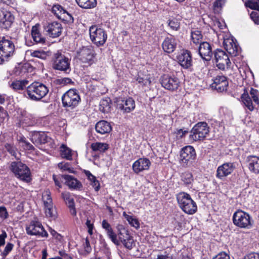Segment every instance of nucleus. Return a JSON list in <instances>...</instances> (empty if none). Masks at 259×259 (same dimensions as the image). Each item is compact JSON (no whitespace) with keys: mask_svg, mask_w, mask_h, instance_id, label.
<instances>
[{"mask_svg":"<svg viewBox=\"0 0 259 259\" xmlns=\"http://www.w3.org/2000/svg\"><path fill=\"white\" fill-rule=\"evenodd\" d=\"M48 88L44 83L34 82L28 85L26 89L28 98L34 101H39L49 93Z\"/></svg>","mask_w":259,"mask_h":259,"instance_id":"f257e3e1","label":"nucleus"},{"mask_svg":"<svg viewBox=\"0 0 259 259\" xmlns=\"http://www.w3.org/2000/svg\"><path fill=\"white\" fill-rule=\"evenodd\" d=\"M177 199L180 207L186 213L193 214L196 212L197 205L189 194L180 192L177 195Z\"/></svg>","mask_w":259,"mask_h":259,"instance_id":"f03ea898","label":"nucleus"},{"mask_svg":"<svg viewBox=\"0 0 259 259\" xmlns=\"http://www.w3.org/2000/svg\"><path fill=\"white\" fill-rule=\"evenodd\" d=\"M15 47L10 38H0V64L8 61L14 55Z\"/></svg>","mask_w":259,"mask_h":259,"instance_id":"7ed1b4c3","label":"nucleus"},{"mask_svg":"<svg viewBox=\"0 0 259 259\" xmlns=\"http://www.w3.org/2000/svg\"><path fill=\"white\" fill-rule=\"evenodd\" d=\"M209 135V127L206 122L196 124L190 131L189 139L193 141H203Z\"/></svg>","mask_w":259,"mask_h":259,"instance_id":"20e7f679","label":"nucleus"},{"mask_svg":"<svg viewBox=\"0 0 259 259\" xmlns=\"http://www.w3.org/2000/svg\"><path fill=\"white\" fill-rule=\"evenodd\" d=\"M234 225L241 229H250L252 226L250 215L241 209L237 210L233 215Z\"/></svg>","mask_w":259,"mask_h":259,"instance_id":"39448f33","label":"nucleus"},{"mask_svg":"<svg viewBox=\"0 0 259 259\" xmlns=\"http://www.w3.org/2000/svg\"><path fill=\"white\" fill-rule=\"evenodd\" d=\"M11 169L15 176L20 180L25 182H29L31 181L30 169L22 162L20 161L12 162Z\"/></svg>","mask_w":259,"mask_h":259,"instance_id":"423d86ee","label":"nucleus"},{"mask_svg":"<svg viewBox=\"0 0 259 259\" xmlns=\"http://www.w3.org/2000/svg\"><path fill=\"white\" fill-rule=\"evenodd\" d=\"M63 106L71 109L76 107L80 101V98L76 89H70L62 96Z\"/></svg>","mask_w":259,"mask_h":259,"instance_id":"0eeeda50","label":"nucleus"},{"mask_svg":"<svg viewBox=\"0 0 259 259\" xmlns=\"http://www.w3.org/2000/svg\"><path fill=\"white\" fill-rule=\"evenodd\" d=\"M90 38L95 45L98 47L102 46L106 42L107 35L106 31L97 25H92L90 27Z\"/></svg>","mask_w":259,"mask_h":259,"instance_id":"6e6552de","label":"nucleus"},{"mask_svg":"<svg viewBox=\"0 0 259 259\" xmlns=\"http://www.w3.org/2000/svg\"><path fill=\"white\" fill-rule=\"evenodd\" d=\"M258 92L256 89L251 88L249 95L244 93L241 96V99L245 106L250 111L259 105Z\"/></svg>","mask_w":259,"mask_h":259,"instance_id":"1a4fd4ad","label":"nucleus"},{"mask_svg":"<svg viewBox=\"0 0 259 259\" xmlns=\"http://www.w3.org/2000/svg\"><path fill=\"white\" fill-rule=\"evenodd\" d=\"M196 157L194 148L191 146H186L183 148L180 152V163L184 167L190 165Z\"/></svg>","mask_w":259,"mask_h":259,"instance_id":"9d476101","label":"nucleus"},{"mask_svg":"<svg viewBox=\"0 0 259 259\" xmlns=\"http://www.w3.org/2000/svg\"><path fill=\"white\" fill-rule=\"evenodd\" d=\"M116 228L117 230V237H118V240L119 241V243L122 242L125 247L131 249L135 245V243L133 237L129 234L127 230L122 225H118Z\"/></svg>","mask_w":259,"mask_h":259,"instance_id":"9b49d317","label":"nucleus"},{"mask_svg":"<svg viewBox=\"0 0 259 259\" xmlns=\"http://www.w3.org/2000/svg\"><path fill=\"white\" fill-rule=\"evenodd\" d=\"M70 60L60 52H57L54 55L53 68L56 70L66 72L70 70Z\"/></svg>","mask_w":259,"mask_h":259,"instance_id":"f8f14e48","label":"nucleus"},{"mask_svg":"<svg viewBox=\"0 0 259 259\" xmlns=\"http://www.w3.org/2000/svg\"><path fill=\"white\" fill-rule=\"evenodd\" d=\"M26 233L31 236H36L40 237H47L48 234L45 230L41 223L37 221H32L26 227Z\"/></svg>","mask_w":259,"mask_h":259,"instance_id":"ddd939ff","label":"nucleus"},{"mask_svg":"<svg viewBox=\"0 0 259 259\" xmlns=\"http://www.w3.org/2000/svg\"><path fill=\"white\" fill-rule=\"evenodd\" d=\"M116 108L123 113H130L135 108V102L132 98H118L116 100Z\"/></svg>","mask_w":259,"mask_h":259,"instance_id":"4468645a","label":"nucleus"},{"mask_svg":"<svg viewBox=\"0 0 259 259\" xmlns=\"http://www.w3.org/2000/svg\"><path fill=\"white\" fill-rule=\"evenodd\" d=\"M213 54L217 66L220 69L224 70L226 68L230 67L231 62L225 52L218 49Z\"/></svg>","mask_w":259,"mask_h":259,"instance_id":"2eb2a0df","label":"nucleus"},{"mask_svg":"<svg viewBox=\"0 0 259 259\" xmlns=\"http://www.w3.org/2000/svg\"><path fill=\"white\" fill-rule=\"evenodd\" d=\"M160 82L163 88L171 91L177 90L180 85V81L177 77L167 74L161 77Z\"/></svg>","mask_w":259,"mask_h":259,"instance_id":"dca6fc26","label":"nucleus"},{"mask_svg":"<svg viewBox=\"0 0 259 259\" xmlns=\"http://www.w3.org/2000/svg\"><path fill=\"white\" fill-rule=\"evenodd\" d=\"M52 12L59 19L67 23L73 22L72 16L59 4L54 5L52 8Z\"/></svg>","mask_w":259,"mask_h":259,"instance_id":"f3484780","label":"nucleus"},{"mask_svg":"<svg viewBox=\"0 0 259 259\" xmlns=\"http://www.w3.org/2000/svg\"><path fill=\"white\" fill-rule=\"evenodd\" d=\"M235 169V165L234 163L225 162L218 167L216 177L220 180H223L231 175Z\"/></svg>","mask_w":259,"mask_h":259,"instance_id":"a211bd4d","label":"nucleus"},{"mask_svg":"<svg viewBox=\"0 0 259 259\" xmlns=\"http://www.w3.org/2000/svg\"><path fill=\"white\" fill-rule=\"evenodd\" d=\"M95 57L94 50L91 47H83L78 54V57L83 63L89 65L93 63V59Z\"/></svg>","mask_w":259,"mask_h":259,"instance_id":"6ab92c4d","label":"nucleus"},{"mask_svg":"<svg viewBox=\"0 0 259 259\" xmlns=\"http://www.w3.org/2000/svg\"><path fill=\"white\" fill-rule=\"evenodd\" d=\"M44 30L50 37L56 38L61 35L62 31V27L60 23L53 22L45 25Z\"/></svg>","mask_w":259,"mask_h":259,"instance_id":"aec40b11","label":"nucleus"},{"mask_svg":"<svg viewBox=\"0 0 259 259\" xmlns=\"http://www.w3.org/2000/svg\"><path fill=\"white\" fill-rule=\"evenodd\" d=\"M151 163L149 159L147 158H140L135 161L132 165L133 171L136 174L149 170Z\"/></svg>","mask_w":259,"mask_h":259,"instance_id":"412c9836","label":"nucleus"},{"mask_svg":"<svg viewBox=\"0 0 259 259\" xmlns=\"http://www.w3.org/2000/svg\"><path fill=\"white\" fill-rule=\"evenodd\" d=\"M228 84V81L225 76L218 75L214 78L211 87L218 92L222 93L227 91Z\"/></svg>","mask_w":259,"mask_h":259,"instance_id":"4be33fe9","label":"nucleus"},{"mask_svg":"<svg viewBox=\"0 0 259 259\" xmlns=\"http://www.w3.org/2000/svg\"><path fill=\"white\" fill-rule=\"evenodd\" d=\"M14 20V16L9 11L4 10L0 11V25L4 29L11 27Z\"/></svg>","mask_w":259,"mask_h":259,"instance_id":"5701e85b","label":"nucleus"},{"mask_svg":"<svg viewBox=\"0 0 259 259\" xmlns=\"http://www.w3.org/2000/svg\"><path fill=\"white\" fill-rule=\"evenodd\" d=\"M198 47V51L202 59L206 61H210L213 55L210 45L206 41H204Z\"/></svg>","mask_w":259,"mask_h":259,"instance_id":"b1692460","label":"nucleus"},{"mask_svg":"<svg viewBox=\"0 0 259 259\" xmlns=\"http://www.w3.org/2000/svg\"><path fill=\"white\" fill-rule=\"evenodd\" d=\"M224 46L226 50L232 56H236L240 52V48L232 38L225 39Z\"/></svg>","mask_w":259,"mask_h":259,"instance_id":"393cba45","label":"nucleus"},{"mask_svg":"<svg viewBox=\"0 0 259 259\" xmlns=\"http://www.w3.org/2000/svg\"><path fill=\"white\" fill-rule=\"evenodd\" d=\"M51 138L48 137L45 132H35L32 133L31 138V142L35 145L45 144L50 142Z\"/></svg>","mask_w":259,"mask_h":259,"instance_id":"a878e982","label":"nucleus"},{"mask_svg":"<svg viewBox=\"0 0 259 259\" xmlns=\"http://www.w3.org/2000/svg\"><path fill=\"white\" fill-rule=\"evenodd\" d=\"M178 60L180 65L185 69L190 68L192 65V56L190 51H184L178 57Z\"/></svg>","mask_w":259,"mask_h":259,"instance_id":"bb28decb","label":"nucleus"},{"mask_svg":"<svg viewBox=\"0 0 259 259\" xmlns=\"http://www.w3.org/2000/svg\"><path fill=\"white\" fill-rule=\"evenodd\" d=\"M247 162L249 170L255 175H259V156H248L247 157Z\"/></svg>","mask_w":259,"mask_h":259,"instance_id":"cd10ccee","label":"nucleus"},{"mask_svg":"<svg viewBox=\"0 0 259 259\" xmlns=\"http://www.w3.org/2000/svg\"><path fill=\"white\" fill-rule=\"evenodd\" d=\"M61 177L65 180V184L70 189L80 190L82 187L81 183L73 176L64 175Z\"/></svg>","mask_w":259,"mask_h":259,"instance_id":"c85d7f7f","label":"nucleus"},{"mask_svg":"<svg viewBox=\"0 0 259 259\" xmlns=\"http://www.w3.org/2000/svg\"><path fill=\"white\" fill-rule=\"evenodd\" d=\"M177 45L176 40L174 38L167 37L162 43V48L164 52L170 54L175 51Z\"/></svg>","mask_w":259,"mask_h":259,"instance_id":"c756f323","label":"nucleus"},{"mask_svg":"<svg viewBox=\"0 0 259 259\" xmlns=\"http://www.w3.org/2000/svg\"><path fill=\"white\" fill-rule=\"evenodd\" d=\"M95 130L97 133L104 135L109 133L112 131V127L110 123L107 121L100 120L96 123Z\"/></svg>","mask_w":259,"mask_h":259,"instance_id":"7c9ffc66","label":"nucleus"},{"mask_svg":"<svg viewBox=\"0 0 259 259\" xmlns=\"http://www.w3.org/2000/svg\"><path fill=\"white\" fill-rule=\"evenodd\" d=\"M204 41L201 31L197 29L192 30L191 32V45L193 47H198Z\"/></svg>","mask_w":259,"mask_h":259,"instance_id":"2f4dec72","label":"nucleus"},{"mask_svg":"<svg viewBox=\"0 0 259 259\" xmlns=\"http://www.w3.org/2000/svg\"><path fill=\"white\" fill-rule=\"evenodd\" d=\"M31 34L33 41L36 44H44L45 43L46 38L42 36L36 25L32 27Z\"/></svg>","mask_w":259,"mask_h":259,"instance_id":"473e14b6","label":"nucleus"},{"mask_svg":"<svg viewBox=\"0 0 259 259\" xmlns=\"http://www.w3.org/2000/svg\"><path fill=\"white\" fill-rule=\"evenodd\" d=\"M188 131L187 129L183 128H176L171 133V136L175 141H180L184 139L186 135L188 134Z\"/></svg>","mask_w":259,"mask_h":259,"instance_id":"72a5a7b5","label":"nucleus"},{"mask_svg":"<svg viewBox=\"0 0 259 259\" xmlns=\"http://www.w3.org/2000/svg\"><path fill=\"white\" fill-rule=\"evenodd\" d=\"M91 148L93 151L104 153L109 148V145L106 143L95 142L91 144Z\"/></svg>","mask_w":259,"mask_h":259,"instance_id":"f704fd0d","label":"nucleus"},{"mask_svg":"<svg viewBox=\"0 0 259 259\" xmlns=\"http://www.w3.org/2000/svg\"><path fill=\"white\" fill-rule=\"evenodd\" d=\"M77 5L83 9H88L97 6V0H75Z\"/></svg>","mask_w":259,"mask_h":259,"instance_id":"c9c22d12","label":"nucleus"},{"mask_svg":"<svg viewBox=\"0 0 259 259\" xmlns=\"http://www.w3.org/2000/svg\"><path fill=\"white\" fill-rule=\"evenodd\" d=\"M30 55L32 57H35L42 60L47 59V57L50 55L49 51H45L42 50H37L34 51H30Z\"/></svg>","mask_w":259,"mask_h":259,"instance_id":"e433bc0d","label":"nucleus"},{"mask_svg":"<svg viewBox=\"0 0 259 259\" xmlns=\"http://www.w3.org/2000/svg\"><path fill=\"white\" fill-rule=\"evenodd\" d=\"M60 154L63 158L68 160H71L72 159V150L64 144H62L60 147Z\"/></svg>","mask_w":259,"mask_h":259,"instance_id":"4c0bfd02","label":"nucleus"},{"mask_svg":"<svg viewBox=\"0 0 259 259\" xmlns=\"http://www.w3.org/2000/svg\"><path fill=\"white\" fill-rule=\"evenodd\" d=\"M181 180L184 185L190 187L192 186L194 181L193 175L189 171H185L182 174Z\"/></svg>","mask_w":259,"mask_h":259,"instance_id":"58836bf2","label":"nucleus"},{"mask_svg":"<svg viewBox=\"0 0 259 259\" xmlns=\"http://www.w3.org/2000/svg\"><path fill=\"white\" fill-rule=\"evenodd\" d=\"M28 84V81L26 79L15 80L11 84V87L15 91L22 90Z\"/></svg>","mask_w":259,"mask_h":259,"instance_id":"ea45409f","label":"nucleus"},{"mask_svg":"<svg viewBox=\"0 0 259 259\" xmlns=\"http://www.w3.org/2000/svg\"><path fill=\"white\" fill-rule=\"evenodd\" d=\"M111 100L109 98L103 99L100 103V110L103 113H108L110 111Z\"/></svg>","mask_w":259,"mask_h":259,"instance_id":"a19ab883","label":"nucleus"},{"mask_svg":"<svg viewBox=\"0 0 259 259\" xmlns=\"http://www.w3.org/2000/svg\"><path fill=\"white\" fill-rule=\"evenodd\" d=\"M123 216L131 226L134 227L136 229H138L140 228V223L137 219L133 217V216L127 214L125 212H123Z\"/></svg>","mask_w":259,"mask_h":259,"instance_id":"79ce46f5","label":"nucleus"},{"mask_svg":"<svg viewBox=\"0 0 259 259\" xmlns=\"http://www.w3.org/2000/svg\"><path fill=\"white\" fill-rule=\"evenodd\" d=\"M45 206H50L53 205L51 192L49 190L45 191L42 195Z\"/></svg>","mask_w":259,"mask_h":259,"instance_id":"37998d69","label":"nucleus"},{"mask_svg":"<svg viewBox=\"0 0 259 259\" xmlns=\"http://www.w3.org/2000/svg\"><path fill=\"white\" fill-rule=\"evenodd\" d=\"M23 123L26 126H32L36 123V120L34 117L31 114H28L21 119Z\"/></svg>","mask_w":259,"mask_h":259,"instance_id":"c03bdc74","label":"nucleus"},{"mask_svg":"<svg viewBox=\"0 0 259 259\" xmlns=\"http://www.w3.org/2000/svg\"><path fill=\"white\" fill-rule=\"evenodd\" d=\"M45 213L47 217L55 219L56 217V211L53 204L49 206H45Z\"/></svg>","mask_w":259,"mask_h":259,"instance_id":"a18cd8bd","label":"nucleus"},{"mask_svg":"<svg viewBox=\"0 0 259 259\" xmlns=\"http://www.w3.org/2000/svg\"><path fill=\"white\" fill-rule=\"evenodd\" d=\"M245 6L251 9L259 11V0H247Z\"/></svg>","mask_w":259,"mask_h":259,"instance_id":"49530a36","label":"nucleus"},{"mask_svg":"<svg viewBox=\"0 0 259 259\" xmlns=\"http://www.w3.org/2000/svg\"><path fill=\"white\" fill-rule=\"evenodd\" d=\"M62 197L68 205H72L74 203V199L68 192H64L62 193Z\"/></svg>","mask_w":259,"mask_h":259,"instance_id":"de8ad7c7","label":"nucleus"},{"mask_svg":"<svg viewBox=\"0 0 259 259\" xmlns=\"http://www.w3.org/2000/svg\"><path fill=\"white\" fill-rule=\"evenodd\" d=\"M106 233L108 237L115 244L119 245V241L117 238V234L114 232L112 228L106 231Z\"/></svg>","mask_w":259,"mask_h":259,"instance_id":"09e8293b","label":"nucleus"},{"mask_svg":"<svg viewBox=\"0 0 259 259\" xmlns=\"http://www.w3.org/2000/svg\"><path fill=\"white\" fill-rule=\"evenodd\" d=\"M225 4V0H216L213 3V9L215 11L219 12Z\"/></svg>","mask_w":259,"mask_h":259,"instance_id":"8fccbe9b","label":"nucleus"},{"mask_svg":"<svg viewBox=\"0 0 259 259\" xmlns=\"http://www.w3.org/2000/svg\"><path fill=\"white\" fill-rule=\"evenodd\" d=\"M58 167L62 170H67L70 172L73 171L72 168L71 167L70 164L69 162H60L58 163Z\"/></svg>","mask_w":259,"mask_h":259,"instance_id":"3c124183","label":"nucleus"},{"mask_svg":"<svg viewBox=\"0 0 259 259\" xmlns=\"http://www.w3.org/2000/svg\"><path fill=\"white\" fill-rule=\"evenodd\" d=\"M168 26L172 30L175 31L178 30L180 28V23L176 19L169 20Z\"/></svg>","mask_w":259,"mask_h":259,"instance_id":"603ef678","label":"nucleus"},{"mask_svg":"<svg viewBox=\"0 0 259 259\" xmlns=\"http://www.w3.org/2000/svg\"><path fill=\"white\" fill-rule=\"evenodd\" d=\"M14 247V244L12 243H8L2 252V255L6 257L11 251Z\"/></svg>","mask_w":259,"mask_h":259,"instance_id":"864d4df0","label":"nucleus"},{"mask_svg":"<svg viewBox=\"0 0 259 259\" xmlns=\"http://www.w3.org/2000/svg\"><path fill=\"white\" fill-rule=\"evenodd\" d=\"M250 17L255 24H259V13L258 12L252 11L250 14Z\"/></svg>","mask_w":259,"mask_h":259,"instance_id":"5fc2aeb1","label":"nucleus"},{"mask_svg":"<svg viewBox=\"0 0 259 259\" xmlns=\"http://www.w3.org/2000/svg\"><path fill=\"white\" fill-rule=\"evenodd\" d=\"M85 225L88 228V232L91 235L93 234V229L94 228V223L89 219H87Z\"/></svg>","mask_w":259,"mask_h":259,"instance_id":"6e6d98bb","label":"nucleus"},{"mask_svg":"<svg viewBox=\"0 0 259 259\" xmlns=\"http://www.w3.org/2000/svg\"><path fill=\"white\" fill-rule=\"evenodd\" d=\"M83 248L85 252L87 253H90L92 251V248L90 245V241L87 238H85V242L83 243Z\"/></svg>","mask_w":259,"mask_h":259,"instance_id":"4d7b16f0","label":"nucleus"},{"mask_svg":"<svg viewBox=\"0 0 259 259\" xmlns=\"http://www.w3.org/2000/svg\"><path fill=\"white\" fill-rule=\"evenodd\" d=\"M213 259H230V256L226 252H222L217 254Z\"/></svg>","mask_w":259,"mask_h":259,"instance_id":"13d9d810","label":"nucleus"},{"mask_svg":"<svg viewBox=\"0 0 259 259\" xmlns=\"http://www.w3.org/2000/svg\"><path fill=\"white\" fill-rule=\"evenodd\" d=\"M8 213L6 207L3 206L0 207V218L3 219H5L8 218Z\"/></svg>","mask_w":259,"mask_h":259,"instance_id":"bf43d9fd","label":"nucleus"},{"mask_svg":"<svg viewBox=\"0 0 259 259\" xmlns=\"http://www.w3.org/2000/svg\"><path fill=\"white\" fill-rule=\"evenodd\" d=\"M84 174L87 177L88 180L91 182V183L97 179L96 177L93 175L89 170H84Z\"/></svg>","mask_w":259,"mask_h":259,"instance_id":"052dcab7","label":"nucleus"},{"mask_svg":"<svg viewBox=\"0 0 259 259\" xmlns=\"http://www.w3.org/2000/svg\"><path fill=\"white\" fill-rule=\"evenodd\" d=\"M7 237V234L5 231H3L0 235V247L4 246L5 244V239Z\"/></svg>","mask_w":259,"mask_h":259,"instance_id":"680f3d73","label":"nucleus"},{"mask_svg":"<svg viewBox=\"0 0 259 259\" xmlns=\"http://www.w3.org/2000/svg\"><path fill=\"white\" fill-rule=\"evenodd\" d=\"M171 258L168 254L164 251L163 252H161L157 255V257L155 259H168Z\"/></svg>","mask_w":259,"mask_h":259,"instance_id":"e2e57ef3","label":"nucleus"},{"mask_svg":"<svg viewBox=\"0 0 259 259\" xmlns=\"http://www.w3.org/2000/svg\"><path fill=\"white\" fill-rule=\"evenodd\" d=\"M244 259H259V253L252 252L244 257Z\"/></svg>","mask_w":259,"mask_h":259,"instance_id":"0e129e2a","label":"nucleus"},{"mask_svg":"<svg viewBox=\"0 0 259 259\" xmlns=\"http://www.w3.org/2000/svg\"><path fill=\"white\" fill-rule=\"evenodd\" d=\"M58 81L61 84H64V85L67 84H70V83H73V82L72 81V80L70 78H67V77H65V78H63L59 79L58 80Z\"/></svg>","mask_w":259,"mask_h":259,"instance_id":"69168bd1","label":"nucleus"},{"mask_svg":"<svg viewBox=\"0 0 259 259\" xmlns=\"http://www.w3.org/2000/svg\"><path fill=\"white\" fill-rule=\"evenodd\" d=\"M8 114L6 110H4V108L0 106V121H2L7 116Z\"/></svg>","mask_w":259,"mask_h":259,"instance_id":"338daca9","label":"nucleus"},{"mask_svg":"<svg viewBox=\"0 0 259 259\" xmlns=\"http://www.w3.org/2000/svg\"><path fill=\"white\" fill-rule=\"evenodd\" d=\"M102 228L106 230V231H107L112 228L110 224L108 223V222L106 220H104L102 221Z\"/></svg>","mask_w":259,"mask_h":259,"instance_id":"774afa93","label":"nucleus"}]
</instances>
